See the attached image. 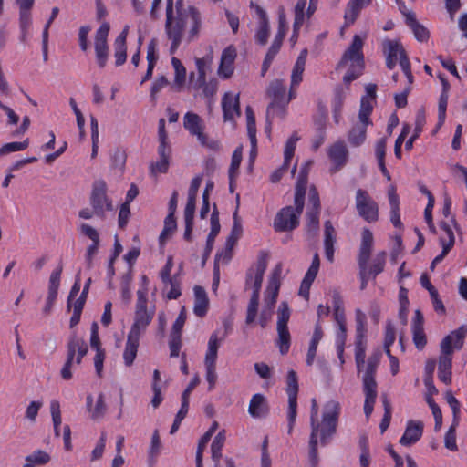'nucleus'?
<instances>
[{
	"mask_svg": "<svg viewBox=\"0 0 467 467\" xmlns=\"http://www.w3.org/2000/svg\"><path fill=\"white\" fill-rule=\"evenodd\" d=\"M451 354H442L439 358L438 376L441 381L445 384L451 380Z\"/></svg>",
	"mask_w": 467,
	"mask_h": 467,
	"instance_id": "obj_31",
	"label": "nucleus"
},
{
	"mask_svg": "<svg viewBox=\"0 0 467 467\" xmlns=\"http://www.w3.org/2000/svg\"><path fill=\"white\" fill-rule=\"evenodd\" d=\"M248 411L254 418L265 417L268 412L265 398L262 394H254L250 400Z\"/></svg>",
	"mask_w": 467,
	"mask_h": 467,
	"instance_id": "obj_28",
	"label": "nucleus"
},
{
	"mask_svg": "<svg viewBox=\"0 0 467 467\" xmlns=\"http://www.w3.org/2000/svg\"><path fill=\"white\" fill-rule=\"evenodd\" d=\"M369 124L358 121L348 131V140L351 146L358 147L363 144L367 137V127Z\"/></svg>",
	"mask_w": 467,
	"mask_h": 467,
	"instance_id": "obj_30",
	"label": "nucleus"
},
{
	"mask_svg": "<svg viewBox=\"0 0 467 467\" xmlns=\"http://www.w3.org/2000/svg\"><path fill=\"white\" fill-rule=\"evenodd\" d=\"M448 99H449L448 93H445V92L441 93L440 98H439V103H438V123L436 125V129H435L434 132H437L439 130V129H441V126L445 122Z\"/></svg>",
	"mask_w": 467,
	"mask_h": 467,
	"instance_id": "obj_38",
	"label": "nucleus"
},
{
	"mask_svg": "<svg viewBox=\"0 0 467 467\" xmlns=\"http://www.w3.org/2000/svg\"><path fill=\"white\" fill-rule=\"evenodd\" d=\"M467 335V326L462 325L458 329L452 331L446 336L441 343V350L442 354H452L453 348H462L463 340Z\"/></svg>",
	"mask_w": 467,
	"mask_h": 467,
	"instance_id": "obj_13",
	"label": "nucleus"
},
{
	"mask_svg": "<svg viewBox=\"0 0 467 467\" xmlns=\"http://www.w3.org/2000/svg\"><path fill=\"white\" fill-rule=\"evenodd\" d=\"M389 202L390 205V221L396 228H401L402 223L400 218V199L396 189L391 186L388 191Z\"/></svg>",
	"mask_w": 467,
	"mask_h": 467,
	"instance_id": "obj_27",
	"label": "nucleus"
},
{
	"mask_svg": "<svg viewBox=\"0 0 467 467\" xmlns=\"http://www.w3.org/2000/svg\"><path fill=\"white\" fill-rule=\"evenodd\" d=\"M222 109L223 111L224 121L233 120L235 115L240 116L241 110L239 95L226 92L222 99Z\"/></svg>",
	"mask_w": 467,
	"mask_h": 467,
	"instance_id": "obj_15",
	"label": "nucleus"
},
{
	"mask_svg": "<svg viewBox=\"0 0 467 467\" xmlns=\"http://www.w3.org/2000/svg\"><path fill=\"white\" fill-rule=\"evenodd\" d=\"M457 425L458 424H454V422H452L451 426L446 432L445 438H444L445 447L451 451H456L458 450V446L456 443V431H455Z\"/></svg>",
	"mask_w": 467,
	"mask_h": 467,
	"instance_id": "obj_54",
	"label": "nucleus"
},
{
	"mask_svg": "<svg viewBox=\"0 0 467 467\" xmlns=\"http://www.w3.org/2000/svg\"><path fill=\"white\" fill-rule=\"evenodd\" d=\"M307 50L304 49L299 54L293 68L291 76V86H296L302 81L303 72L306 62Z\"/></svg>",
	"mask_w": 467,
	"mask_h": 467,
	"instance_id": "obj_34",
	"label": "nucleus"
},
{
	"mask_svg": "<svg viewBox=\"0 0 467 467\" xmlns=\"http://www.w3.org/2000/svg\"><path fill=\"white\" fill-rule=\"evenodd\" d=\"M176 227L175 216L168 214L164 220V228L159 237L160 243L164 244L167 238L175 231Z\"/></svg>",
	"mask_w": 467,
	"mask_h": 467,
	"instance_id": "obj_43",
	"label": "nucleus"
},
{
	"mask_svg": "<svg viewBox=\"0 0 467 467\" xmlns=\"http://www.w3.org/2000/svg\"><path fill=\"white\" fill-rule=\"evenodd\" d=\"M287 31V22L285 14L282 11L278 15V31L275 35V37L272 43V45L276 46L281 48L283 44V40L285 36Z\"/></svg>",
	"mask_w": 467,
	"mask_h": 467,
	"instance_id": "obj_39",
	"label": "nucleus"
},
{
	"mask_svg": "<svg viewBox=\"0 0 467 467\" xmlns=\"http://www.w3.org/2000/svg\"><path fill=\"white\" fill-rule=\"evenodd\" d=\"M183 126L192 135L197 137L202 145H207L202 119L197 114L187 112L183 118Z\"/></svg>",
	"mask_w": 467,
	"mask_h": 467,
	"instance_id": "obj_14",
	"label": "nucleus"
},
{
	"mask_svg": "<svg viewBox=\"0 0 467 467\" xmlns=\"http://www.w3.org/2000/svg\"><path fill=\"white\" fill-rule=\"evenodd\" d=\"M264 276L262 275H256L253 277L252 270H249L246 274V281H245V286L248 287L250 285H252L253 287V293L251 296H260V290L262 287Z\"/></svg>",
	"mask_w": 467,
	"mask_h": 467,
	"instance_id": "obj_45",
	"label": "nucleus"
},
{
	"mask_svg": "<svg viewBox=\"0 0 467 467\" xmlns=\"http://www.w3.org/2000/svg\"><path fill=\"white\" fill-rule=\"evenodd\" d=\"M127 155L124 150L116 149L111 154L112 166L123 170L126 163Z\"/></svg>",
	"mask_w": 467,
	"mask_h": 467,
	"instance_id": "obj_64",
	"label": "nucleus"
},
{
	"mask_svg": "<svg viewBox=\"0 0 467 467\" xmlns=\"http://www.w3.org/2000/svg\"><path fill=\"white\" fill-rule=\"evenodd\" d=\"M266 95L271 99V102L266 109L265 119L270 120V119L276 117L284 119L287 105L296 96L293 89L291 88L288 96H286V88L283 81L275 79L269 84ZM268 124L270 125V121H268Z\"/></svg>",
	"mask_w": 467,
	"mask_h": 467,
	"instance_id": "obj_3",
	"label": "nucleus"
},
{
	"mask_svg": "<svg viewBox=\"0 0 467 467\" xmlns=\"http://www.w3.org/2000/svg\"><path fill=\"white\" fill-rule=\"evenodd\" d=\"M243 157V151H242V146L237 147L233 155H232V161L231 165L228 171L229 175V181L233 182L235 179V176L238 172L241 161Z\"/></svg>",
	"mask_w": 467,
	"mask_h": 467,
	"instance_id": "obj_42",
	"label": "nucleus"
},
{
	"mask_svg": "<svg viewBox=\"0 0 467 467\" xmlns=\"http://www.w3.org/2000/svg\"><path fill=\"white\" fill-rule=\"evenodd\" d=\"M89 201L95 215L100 219L105 218L106 212L114 209L112 201L107 195V184L103 180L93 182Z\"/></svg>",
	"mask_w": 467,
	"mask_h": 467,
	"instance_id": "obj_5",
	"label": "nucleus"
},
{
	"mask_svg": "<svg viewBox=\"0 0 467 467\" xmlns=\"http://www.w3.org/2000/svg\"><path fill=\"white\" fill-rule=\"evenodd\" d=\"M259 297L251 296L246 312L245 323L250 325L254 322L258 312Z\"/></svg>",
	"mask_w": 467,
	"mask_h": 467,
	"instance_id": "obj_52",
	"label": "nucleus"
},
{
	"mask_svg": "<svg viewBox=\"0 0 467 467\" xmlns=\"http://www.w3.org/2000/svg\"><path fill=\"white\" fill-rule=\"evenodd\" d=\"M340 405L336 400H328L322 412V420L310 424L311 432L308 441V460L310 467H317L318 457V438L321 446L327 445L337 433Z\"/></svg>",
	"mask_w": 467,
	"mask_h": 467,
	"instance_id": "obj_2",
	"label": "nucleus"
},
{
	"mask_svg": "<svg viewBox=\"0 0 467 467\" xmlns=\"http://www.w3.org/2000/svg\"><path fill=\"white\" fill-rule=\"evenodd\" d=\"M356 209L358 215L368 223H375L379 219L378 203L365 190L358 189L356 192Z\"/></svg>",
	"mask_w": 467,
	"mask_h": 467,
	"instance_id": "obj_9",
	"label": "nucleus"
},
{
	"mask_svg": "<svg viewBox=\"0 0 467 467\" xmlns=\"http://www.w3.org/2000/svg\"><path fill=\"white\" fill-rule=\"evenodd\" d=\"M308 202L311 207L308 208L307 212L320 213L319 195L315 186H311L309 189Z\"/></svg>",
	"mask_w": 467,
	"mask_h": 467,
	"instance_id": "obj_63",
	"label": "nucleus"
},
{
	"mask_svg": "<svg viewBox=\"0 0 467 467\" xmlns=\"http://www.w3.org/2000/svg\"><path fill=\"white\" fill-rule=\"evenodd\" d=\"M324 228L325 255L327 261L332 263L334 261V244L336 243V231L330 221L325 222Z\"/></svg>",
	"mask_w": 467,
	"mask_h": 467,
	"instance_id": "obj_21",
	"label": "nucleus"
},
{
	"mask_svg": "<svg viewBox=\"0 0 467 467\" xmlns=\"http://www.w3.org/2000/svg\"><path fill=\"white\" fill-rule=\"evenodd\" d=\"M348 151L343 141L334 143L328 150V156L337 165V169L341 168L347 162Z\"/></svg>",
	"mask_w": 467,
	"mask_h": 467,
	"instance_id": "obj_26",
	"label": "nucleus"
},
{
	"mask_svg": "<svg viewBox=\"0 0 467 467\" xmlns=\"http://www.w3.org/2000/svg\"><path fill=\"white\" fill-rule=\"evenodd\" d=\"M110 30V26L108 22H103L95 35V52L96 58L99 67L103 68L109 57V46L108 36Z\"/></svg>",
	"mask_w": 467,
	"mask_h": 467,
	"instance_id": "obj_10",
	"label": "nucleus"
},
{
	"mask_svg": "<svg viewBox=\"0 0 467 467\" xmlns=\"http://www.w3.org/2000/svg\"><path fill=\"white\" fill-rule=\"evenodd\" d=\"M278 292L279 287H276L275 289V287H270L269 285L267 286L265 292V308L268 309V311H272L274 308L276 303Z\"/></svg>",
	"mask_w": 467,
	"mask_h": 467,
	"instance_id": "obj_53",
	"label": "nucleus"
},
{
	"mask_svg": "<svg viewBox=\"0 0 467 467\" xmlns=\"http://www.w3.org/2000/svg\"><path fill=\"white\" fill-rule=\"evenodd\" d=\"M19 22H20V28L22 32V41H25V38L26 36L28 28L31 26V14L30 9H25V8H19Z\"/></svg>",
	"mask_w": 467,
	"mask_h": 467,
	"instance_id": "obj_49",
	"label": "nucleus"
},
{
	"mask_svg": "<svg viewBox=\"0 0 467 467\" xmlns=\"http://www.w3.org/2000/svg\"><path fill=\"white\" fill-rule=\"evenodd\" d=\"M171 64L175 70V78L174 81L177 85L182 86L186 79V69L180 61V59L176 57L171 58Z\"/></svg>",
	"mask_w": 467,
	"mask_h": 467,
	"instance_id": "obj_51",
	"label": "nucleus"
},
{
	"mask_svg": "<svg viewBox=\"0 0 467 467\" xmlns=\"http://www.w3.org/2000/svg\"><path fill=\"white\" fill-rule=\"evenodd\" d=\"M202 25L201 14L194 6H184L183 0H167L165 32L171 41L170 53L174 54L183 36L191 42L198 36Z\"/></svg>",
	"mask_w": 467,
	"mask_h": 467,
	"instance_id": "obj_1",
	"label": "nucleus"
},
{
	"mask_svg": "<svg viewBox=\"0 0 467 467\" xmlns=\"http://www.w3.org/2000/svg\"><path fill=\"white\" fill-rule=\"evenodd\" d=\"M406 24L412 30L415 38L420 42H425L430 37L429 30L421 24H420L411 11L404 13Z\"/></svg>",
	"mask_w": 467,
	"mask_h": 467,
	"instance_id": "obj_22",
	"label": "nucleus"
},
{
	"mask_svg": "<svg viewBox=\"0 0 467 467\" xmlns=\"http://www.w3.org/2000/svg\"><path fill=\"white\" fill-rule=\"evenodd\" d=\"M219 347L220 340L218 338L217 332H214L210 336L208 348L204 358V366L206 370L205 379L209 384V391L213 389L217 380L216 360Z\"/></svg>",
	"mask_w": 467,
	"mask_h": 467,
	"instance_id": "obj_6",
	"label": "nucleus"
},
{
	"mask_svg": "<svg viewBox=\"0 0 467 467\" xmlns=\"http://www.w3.org/2000/svg\"><path fill=\"white\" fill-rule=\"evenodd\" d=\"M129 26H126L122 32L119 35V36L115 39L114 48H115V57H116V66H121L126 62L127 59V47H126V38L128 35Z\"/></svg>",
	"mask_w": 467,
	"mask_h": 467,
	"instance_id": "obj_25",
	"label": "nucleus"
},
{
	"mask_svg": "<svg viewBox=\"0 0 467 467\" xmlns=\"http://www.w3.org/2000/svg\"><path fill=\"white\" fill-rule=\"evenodd\" d=\"M364 42L358 35L353 36L352 43L343 54V57L338 64V67L344 66L347 62L351 61L356 63L359 68L364 67V56L362 53Z\"/></svg>",
	"mask_w": 467,
	"mask_h": 467,
	"instance_id": "obj_11",
	"label": "nucleus"
},
{
	"mask_svg": "<svg viewBox=\"0 0 467 467\" xmlns=\"http://www.w3.org/2000/svg\"><path fill=\"white\" fill-rule=\"evenodd\" d=\"M373 106L370 99L368 97H362L360 101V109L358 112V121L372 124L370 120V114L372 112Z\"/></svg>",
	"mask_w": 467,
	"mask_h": 467,
	"instance_id": "obj_40",
	"label": "nucleus"
},
{
	"mask_svg": "<svg viewBox=\"0 0 467 467\" xmlns=\"http://www.w3.org/2000/svg\"><path fill=\"white\" fill-rule=\"evenodd\" d=\"M225 439V431L224 430H223L216 434L212 442V459L214 462V463L220 462V459L222 458V450L224 445Z\"/></svg>",
	"mask_w": 467,
	"mask_h": 467,
	"instance_id": "obj_36",
	"label": "nucleus"
},
{
	"mask_svg": "<svg viewBox=\"0 0 467 467\" xmlns=\"http://www.w3.org/2000/svg\"><path fill=\"white\" fill-rule=\"evenodd\" d=\"M277 328L287 327L290 317V309L286 302H282L278 307Z\"/></svg>",
	"mask_w": 467,
	"mask_h": 467,
	"instance_id": "obj_50",
	"label": "nucleus"
},
{
	"mask_svg": "<svg viewBox=\"0 0 467 467\" xmlns=\"http://www.w3.org/2000/svg\"><path fill=\"white\" fill-rule=\"evenodd\" d=\"M107 411V406L104 400L103 393L98 396L97 402L93 410H91V418L93 420L101 419Z\"/></svg>",
	"mask_w": 467,
	"mask_h": 467,
	"instance_id": "obj_60",
	"label": "nucleus"
},
{
	"mask_svg": "<svg viewBox=\"0 0 467 467\" xmlns=\"http://www.w3.org/2000/svg\"><path fill=\"white\" fill-rule=\"evenodd\" d=\"M383 408H384V415L379 424V428L381 432H384L389 426L391 420V404L388 399L387 394H382L381 396Z\"/></svg>",
	"mask_w": 467,
	"mask_h": 467,
	"instance_id": "obj_46",
	"label": "nucleus"
},
{
	"mask_svg": "<svg viewBox=\"0 0 467 467\" xmlns=\"http://www.w3.org/2000/svg\"><path fill=\"white\" fill-rule=\"evenodd\" d=\"M423 423L421 421L409 420L404 434L400 439L403 446H410L416 443L422 436Z\"/></svg>",
	"mask_w": 467,
	"mask_h": 467,
	"instance_id": "obj_17",
	"label": "nucleus"
},
{
	"mask_svg": "<svg viewBox=\"0 0 467 467\" xmlns=\"http://www.w3.org/2000/svg\"><path fill=\"white\" fill-rule=\"evenodd\" d=\"M368 5L369 4H365L364 0H350L345 11L344 26H349L352 25L356 21L362 7Z\"/></svg>",
	"mask_w": 467,
	"mask_h": 467,
	"instance_id": "obj_32",
	"label": "nucleus"
},
{
	"mask_svg": "<svg viewBox=\"0 0 467 467\" xmlns=\"http://www.w3.org/2000/svg\"><path fill=\"white\" fill-rule=\"evenodd\" d=\"M383 53L386 56V66L389 69H393L397 64L398 56L400 62L403 57H408L405 49L398 40L385 39L382 43Z\"/></svg>",
	"mask_w": 467,
	"mask_h": 467,
	"instance_id": "obj_12",
	"label": "nucleus"
},
{
	"mask_svg": "<svg viewBox=\"0 0 467 467\" xmlns=\"http://www.w3.org/2000/svg\"><path fill=\"white\" fill-rule=\"evenodd\" d=\"M386 147H387V139L382 138L379 141H377L375 145V155L378 160L379 167L382 174L387 178L388 181L391 179L389 171L385 165V156H386Z\"/></svg>",
	"mask_w": 467,
	"mask_h": 467,
	"instance_id": "obj_33",
	"label": "nucleus"
},
{
	"mask_svg": "<svg viewBox=\"0 0 467 467\" xmlns=\"http://www.w3.org/2000/svg\"><path fill=\"white\" fill-rule=\"evenodd\" d=\"M153 318V312L135 311L134 322L130 327L129 335L140 337V334L144 332Z\"/></svg>",
	"mask_w": 467,
	"mask_h": 467,
	"instance_id": "obj_19",
	"label": "nucleus"
},
{
	"mask_svg": "<svg viewBox=\"0 0 467 467\" xmlns=\"http://www.w3.org/2000/svg\"><path fill=\"white\" fill-rule=\"evenodd\" d=\"M29 145L28 139L25 140L21 142H9L1 147V153H4L5 155L9 154L11 152L19 151L26 149Z\"/></svg>",
	"mask_w": 467,
	"mask_h": 467,
	"instance_id": "obj_61",
	"label": "nucleus"
},
{
	"mask_svg": "<svg viewBox=\"0 0 467 467\" xmlns=\"http://www.w3.org/2000/svg\"><path fill=\"white\" fill-rule=\"evenodd\" d=\"M210 223H211V231L209 233V235H211V238L216 237L219 234L220 230H221L220 220H219V211L217 209L216 203H213V213L211 214Z\"/></svg>",
	"mask_w": 467,
	"mask_h": 467,
	"instance_id": "obj_55",
	"label": "nucleus"
},
{
	"mask_svg": "<svg viewBox=\"0 0 467 467\" xmlns=\"http://www.w3.org/2000/svg\"><path fill=\"white\" fill-rule=\"evenodd\" d=\"M386 263V252H380L375 256L372 265L368 269V275L376 277L379 274L383 272Z\"/></svg>",
	"mask_w": 467,
	"mask_h": 467,
	"instance_id": "obj_47",
	"label": "nucleus"
},
{
	"mask_svg": "<svg viewBox=\"0 0 467 467\" xmlns=\"http://www.w3.org/2000/svg\"><path fill=\"white\" fill-rule=\"evenodd\" d=\"M286 393L288 395V434H291L296 423L297 415V393H298V380L296 371L289 370L286 377Z\"/></svg>",
	"mask_w": 467,
	"mask_h": 467,
	"instance_id": "obj_8",
	"label": "nucleus"
},
{
	"mask_svg": "<svg viewBox=\"0 0 467 467\" xmlns=\"http://www.w3.org/2000/svg\"><path fill=\"white\" fill-rule=\"evenodd\" d=\"M194 291V314L202 317L206 315L208 306H209V299L207 296V293L205 289L200 285H195L193 288Z\"/></svg>",
	"mask_w": 467,
	"mask_h": 467,
	"instance_id": "obj_24",
	"label": "nucleus"
},
{
	"mask_svg": "<svg viewBox=\"0 0 467 467\" xmlns=\"http://www.w3.org/2000/svg\"><path fill=\"white\" fill-rule=\"evenodd\" d=\"M306 186L307 179H305L304 177L297 179L295 189L294 202L295 206H297L298 210H304Z\"/></svg>",
	"mask_w": 467,
	"mask_h": 467,
	"instance_id": "obj_35",
	"label": "nucleus"
},
{
	"mask_svg": "<svg viewBox=\"0 0 467 467\" xmlns=\"http://www.w3.org/2000/svg\"><path fill=\"white\" fill-rule=\"evenodd\" d=\"M139 343L140 337L128 334L127 342L123 352V361L126 367H130L133 365L137 357Z\"/></svg>",
	"mask_w": 467,
	"mask_h": 467,
	"instance_id": "obj_29",
	"label": "nucleus"
},
{
	"mask_svg": "<svg viewBox=\"0 0 467 467\" xmlns=\"http://www.w3.org/2000/svg\"><path fill=\"white\" fill-rule=\"evenodd\" d=\"M279 50H280V47L271 45V47H269V49L265 55L263 64H262V69H261L262 76L265 75V73L269 69L275 57L277 55Z\"/></svg>",
	"mask_w": 467,
	"mask_h": 467,
	"instance_id": "obj_58",
	"label": "nucleus"
},
{
	"mask_svg": "<svg viewBox=\"0 0 467 467\" xmlns=\"http://www.w3.org/2000/svg\"><path fill=\"white\" fill-rule=\"evenodd\" d=\"M373 247V234L372 233L365 228L361 234V244L359 247L358 264V265H367L370 257V254Z\"/></svg>",
	"mask_w": 467,
	"mask_h": 467,
	"instance_id": "obj_18",
	"label": "nucleus"
},
{
	"mask_svg": "<svg viewBox=\"0 0 467 467\" xmlns=\"http://www.w3.org/2000/svg\"><path fill=\"white\" fill-rule=\"evenodd\" d=\"M279 50H280V47L271 45V47H269V49L265 55L263 64H262V69H261L262 76L265 75V73L269 69L275 57L277 55Z\"/></svg>",
	"mask_w": 467,
	"mask_h": 467,
	"instance_id": "obj_57",
	"label": "nucleus"
},
{
	"mask_svg": "<svg viewBox=\"0 0 467 467\" xmlns=\"http://www.w3.org/2000/svg\"><path fill=\"white\" fill-rule=\"evenodd\" d=\"M269 32H270L269 22L268 23H265V22L259 23V28L256 31L255 36H254L256 43H258L259 45H262V46L265 45L268 40Z\"/></svg>",
	"mask_w": 467,
	"mask_h": 467,
	"instance_id": "obj_62",
	"label": "nucleus"
},
{
	"mask_svg": "<svg viewBox=\"0 0 467 467\" xmlns=\"http://www.w3.org/2000/svg\"><path fill=\"white\" fill-rule=\"evenodd\" d=\"M379 358L371 357L368 360L367 369L363 377V391L365 394L364 413L369 418L373 412L374 404L377 398V382L375 373L379 365Z\"/></svg>",
	"mask_w": 467,
	"mask_h": 467,
	"instance_id": "obj_4",
	"label": "nucleus"
},
{
	"mask_svg": "<svg viewBox=\"0 0 467 467\" xmlns=\"http://www.w3.org/2000/svg\"><path fill=\"white\" fill-rule=\"evenodd\" d=\"M355 348H366L367 317L360 309L356 310Z\"/></svg>",
	"mask_w": 467,
	"mask_h": 467,
	"instance_id": "obj_23",
	"label": "nucleus"
},
{
	"mask_svg": "<svg viewBox=\"0 0 467 467\" xmlns=\"http://www.w3.org/2000/svg\"><path fill=\"white\" fill-rule=\"evenodd\" d=\"M50 412L54 426V434L56 437L60 436V425L62 423L60 404L57 400H53L50 402Z\"/></svg>",
	"mask_w": 467,
	"mask_h": 467,
	"instance_id": "obj_37",
	"label": "nucleus"
},
{
	"mask_svg": "<svg viewBox=\"0 0 467 467\" xmlns=\"http://www.w3.org/2000/svg\"><path fill=\"white\" fill-rule=\"evenodd\" d=\"M319 213L316 212H306V233L309 237H314L319 230Z\"/></svg>",
	"mask_w": 467,
	"mask_h": 467,
	"instance_id": "obj_41",
	"label": "nucleus"
},
{
	"mask_svg": "<svg viewBox=\"0 0 467 467\" xmlns=\"http://www.w3.org/2000/svg\"><path fill=\"white\" fill-rule=\"evenodd\" d=\"M278 339L277 346L279 347L280 353L285 355L288 352L290 348V334L288 327L277 328Z\"/></svg>",
	"mask_w": 467,
	"mask_h": 467,
	"instance_id": "obj_44",
	"label": "nucleus"
},
{
	"mask_svg": "<svg viewBox=\"0 0 467 467\" xmlns=\"http://www.w3.org/2000/svg\"><path fill=\"white\" fill-rule=\"evenodd\" d=\"M193 88L196 89L202 88V93H203L204 97L212 98L217 92L218 81L216 79H211L209 82H205V79H204L203 84H201L200 82L196 81L193 84Z\"/></svg>",
	"mask_w": 467,
	"mask_h": 467,
	"instance_id": "obj_48",
	"label": "nucleus"
},
{
	"mask_svg": "<svg viewBox=\"0 0 467 467\" xmlns=\"http://www.w3.org/2000/svg\"><path fill=\"white\" fill-rule=\"evenodd\" d=\"M236 49L233 46L223 49L218 68V74L224 78H230L234 73V62L236 58Z\"/></svg>",
	"mask_w": 467,
	"mask_h": 467,
	"instance_id": "obj_16",
	"label": "nucleus"
},
{
	"mask_svg": "<svg viewBox=\"0 0 467 467\" xmlns=\"http://www.w3.org/2000/svg\"><path fill=\"white\" fill-rule=\"evenodd\" d=\"M121 252H122V245L119 242L118 238H116L115 243H114V250H113L112 255L109 258V265H108V275L110 279L115 275L114 263Z\"/></svg>",
	"mask_w": 467,
	"mask_h": 467,
	"instance_id": "obj_56",
	"label": "nucleus"
},
{
	"mask_svg": "<svg viewBox=\"0 0 467 467\" xmlns=\"http://www.w3.org/2000/svg\"><path fill=\"white\" fill-rule=\"evenodd\" d=\"M50 461V456L47 452L38 450L32 454L26 457V462H33L36 465H43Z\"/></svg>",
	"mask_w": 467,
	"mask_h": 467,
	"instance_id": "obj_59",
	"label": "nucleus"
},
{
	"mask_svg": "<svg viewBox=\"0 0 467 467\" xmlns=\"http://www.w3.org/2000/svg\"><path fill=\"white\" fill-rule=\"evenodd\" d=\"M303 210L297 206H285L282 208L274 219V229L276 232H291L299 225V218Z\"/></svg>",
	"mask_w": 467,
	"mask_h": 467,
	"instance_id": "obj_7",
	"label": "nucleus"
},
{
	"mask_svg": "<svg viewBox=\"0 0 467 467\" xmlns=\"http://www.w3.org/2000/svg\"><path fill=\"white\" fill-rule=\"evenodd\" d=\"M78 354L76 358V363L80 364L82 358L88 353V346L84 339L78 337L77 334L74 332L70 336L68 344H67V355L72 356V359L74 360V357Z\"/></svg>",
	"mask_w": 467,
	"mask_h": 467,
	"instance_id": "obj_20",
	"label": "nucleus"
}]
</instances>
